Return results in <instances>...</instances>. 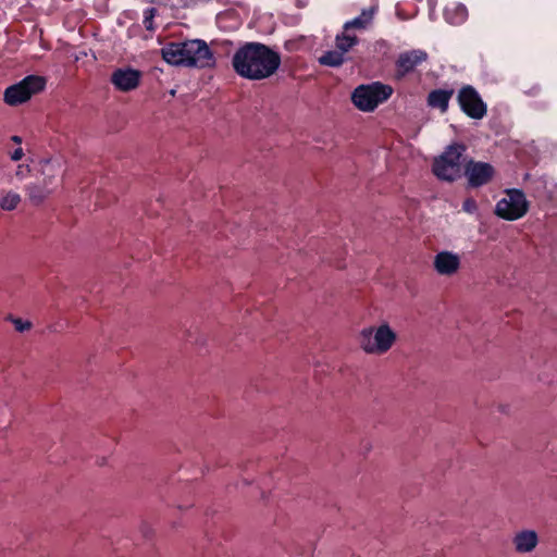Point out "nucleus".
<instances>
[{"label": "nucleus", "instance_id": "12", "mask_svg": "<svg viewBox=\"0 0 557 557\" xmlns=\"http://www.w3.org/2000/svg\"><path fill=\"white\" fill-rule=\"evenodd\" d=\"M434 269L441 275H453L460 268V258L451 251H441L434 257Z\"/></svg>", "mask_w": 557, "mask_h": 557}, {"label": "nucleus", "instance_id": "11", "mask_svg": "<svg viewBox=\"0 0 557 557\" xmlns=\"http://www.w3.org/2000/svg\"><path fill=\"white\" fill-rule=\"evenodd\" d=\"M141 72L132 67L116 69L111 74V83L120 91H131L139 85Z\"/></svg>", "mask_w": 557, "mask_h": 557}, {"label": "nucleus", "instance_id": "17", "mask_svg": "<svg viewBox=\"0 0 557 557\" xmlns=\"http://www.w3.org/2000/svg\"><path fill=\"white\" fill-rule=\"evenodd\" d=\"M376 10L377 5L362 10L360 15L345 23L344 29L346 32H350L351 29H364L371 23Z\"/></svg>", "mask_w": 557, "mask_h": 557}, {"label": "nucleus", "instance_id": "10", "mask_svg": "<svg viewBox=\"0 0 557 557\" xmlns=\"http://www.w3.org/2000/svg\"><path fill=\"white\" fill-rule=\"evenodd\" d=\"M465 175L468 178L469 186L478 188L492 181L494 168L486 162L470 160L465 165Z\"/></svg>", "mask_w": 557, "mask_h": 557}, {"label": "nucleus", "instance_id": "5", "mask_svg": "<svg viewBox=\"0 0 557 557\" xmlns=\"http://www.w3.org/2000/svg\"><path fill=\"white\" fill-rule=\"evenodd\" d=\"M395 341L396 334L388 324H382L377 329H364L360 333V345L369 354H384L391 349Z\"/></svg>", "mask_w": 557, "mask_h": 557}, {"label": "nucleus", "instance_id": "22", "mask_svg": "<svg viewBox=\"0 0 557 557\" xmlns=\"http://www.w3.org/2000/svg\"><path fill=\"white\" fill-rule=\"evenodd\" d=\"M463 211L468 213H473L478 209L476 201L473 198H467L465 199L462 203Z\"/></svg>", "mask_w": 557, "mask_h": 557}, {"label": "nucleus", "instance_id": "4", "mask_svg": "<svg viewBox=\"0 0 557 557\" xmlns=\"http://www.w3.org/2000/svg\"><path fill=\"white\" fill-rule=\"evenodd\" d=\"M46 87V78L39 75H28L21 82L5 88L3 100L11 107H16L28 101L34 95L39 94Z\"/></svg>", "mask_w": 557, "mask_h": 557}, {"label": "nucleus", "instance_id": "8", "mask_svg": "<svg viewBox=\"0 0 557 557\" xmlns=\"http://www.w3.org/2000/svg\"><path fill=\"white\" fill-rule=\"evenodd\" d=\"M428 52L422 49H412L400 52L395 60V78L397 81H403L405 77L412 74L418 66L428 60Z\"/></svg>", "mask_w": 557, "mask_h": 557}, {"label": "nucleus", "instance_id": "18", "mask_svg": "<svg viewBox=\"0 0 557 557\" xmlns=\"http://www.w3.org/2000/svg\"><path fill=\"white\" fill-rule=\"evenodd\" d=\"M26 195L29 199V201L34 206H39L45 201V199L48 197L50 191L47 189V187L40 183H30L25 186Z\"/></svg>", "mask_w": 557, "mask_h": 557}, {"label": "nucleus", "instance_id": "9", "mask_svg": "<svg viewBox=\"0 0 557 557\" xmlns=\"http://www.w3.org/2000/svg\"><path fill=\"white\" fill-rule=\"evenodd\" d=\"M187 58L190 59L189 66L207 67L214 63L213 53L205 40H185Z\"/></svg>", "mask_w": 557, "mask_h": 557}, {"label": "nucleus", "instance_id": "15", "mask_svg": "<svg viewBox=\"0 0 557 557\" xmlns=\"http://www.w3.org/2000/svg\"><path fill=\"white\" fill-rule=\"evenodd\" d=\"M454 89H433L429 92L426 103L430 108L438 109L442 113L447 112Z\"/></svg>", "mask_w": 557, "mask_h": 557}, {"label": "nucleus", "instance_id": "3", "mask_svg": "<svg viewBox=\"0 0 557 557\" xmlns=\"http://www.w3.org/2000/svg\"><path fill=\"white\" fill-rule=\"evenodd\" d=\"M465 151L462 145H450L438 158L434 160L432 171L434 175L447 182H454L461 176V157Z\"/></svg>", "mask_w": 557, "mask_h": 557}, {"label": "nucleus", "instance_id": "16", "mask_svg": "<svg viewBox=\"0 0 557 557\" xmlns=\"http://www.w3.org/2000/svg\"><path fill=\"white\" fill-rule=\"evenodd\" d=\"M444 18L451 25H461L468 18V9L459 2H451L444 9Z\"/></svg>", "mask_w": 557, "mask_h": 557}, {"label": "nucleus", "instance_id": "7", "mask_svg": "<svg viewBox=\"0 0 557 557\" xmlns=\"http://www.w3.org/2000/svg\"><path fill=\"white\" fill-rule=\"evenodd\" d=\"M457 101L461 111L471 119L481 120L486 115L487 107L471 85H466L459 89Z\"/></svg>", "mask_w": 557, "mask_h": 557}, {"label": "nucleus", "instance_id": "24", "mask_svg": "<svg viewBox=\"0 0 557 557\" xmlns=\"http://www.w3.org/2000/svg\"><path fill=\"white\" fill-rule=\"evenodd\" d=\"M24 156V151L21 147L16 148L12 153H11V159L13 161H20Z\"/></svg>", "mask_w": 557, "mask_h": 557}, {"label": "nucleus", "instance_id": "20", "mask_svg": "<svg viewBox=\"0 0 557 557\" xmlns=\"http://www.w3.org/2000/svg\"><path fill=\"white\" fill-rule=\"evenodd\" d=\"M358 37L356 35L350 34V32L343 30L342 34H338L335 38V47L341 52L346 54L354 46L358 44Z\"/></svg>", "mask_w": 557, "mask_h": 557}, {"label": "nucleus", "instance_id": "6", "mask_svg": "<svg viewBox=\"0 0 557 557\" xmlns=\"http://www.w3.org/2000/svg\"><path fill=\"white\" fill-rule=\"evenodd\" d=\"M529 210V202L520 189H509L506 197L500 199L495 207V214L507 221L522 218Z\"/></svg>", "mask_w": 557, "mask_h": 557}, {"label": "nucleus", "instance_id": "1", "mask_svg": "<svg viewBox=\"0 0 557 557\" xmlns=\"http://www.w3.org/2000/svg\"><path fill=\"white\" fill-rule=\"evenodd\" d=\"M232 64L239 76L260 81L276 72L281 57L263 44L246 42L234 53Z\"/></svg>", "mask_w": 557, "mask_h": 557}, {"label": "nucleus", "instance_id": "26", "mask_svg": "<svg viewBox=\"0 0 557 557\" xmlns=\"http://www.w3.org/2000/svg\"><path fill=\"white\" fill-rule=\"evenodd\" d=\"M12 141L16 143V144H21L22 143V138L17 135H14L11 137Z\"/></svg>", "mask_w": 557, "mask_h": 557}, {"label": "nucleus", "instance_id": "23", "mask_svg": "<svg viewBox=\"0 0 557 557\" xmlns=\"http://www.w3.org/2000/svg\"><path fill=\"white\" fill-rule=\"evenodd\" d=\"M13 324L16 331L24 332L26 330H29L32 324L28 321H23L22 319H14Z\"/></svg>", "mask_w": 557, "mask_h": 557}, {"label": "nucleus", "instance_id": "21", "mask_svg": "<svg viewBox=\"0 0 557 557\" xmlns=\"http://www.w3.org/2000/svg\"><path fill=\"white\" fill-rule=\"evenodd\" d=\"M21 201V196L17 193L9 191L0 198V207L3 210H14Z\"/></svg>", "mask_w": 557, "mask_h": 557}, {"label": "nucleus", "instance_id": "13", "mask_svg": "<svg viewBox=\"0 0 557 557\" xmlns=\"http://www.w3.org/2000/svg\"><path fill=\"white\" fill-rule=\"evenodd\" d=\"M186 51L185 41L170 42L162 48V58L172 65L189 66L190 59Z\"/></svg>", "mask_w": 557, "mask_h": 557}, {"label": "nucleus", "instance_id": "25", "mask_svg": "<svg viewBox=\"0 0 557 557\" xmlns=\"http://www.w3.org/2000/svg\"><path fill=\"white\" fill-rule=\"evenodd\" d=\"M431 10L436 7L437 0H426Z\"/></svg>", "mask_w": 557, "mask_h": 557}, {"label": "nucleus", "instance_id": "14", "mask_svg": "<svg viewBox=\"0 0 557 557\" xmlns=\"http://www.w3.org/2000/svg\"><path fill=\"white\" fill-rule=\"evenodd\" d=\"M512 544L519 554L531 553L539 544V535L533 530H521L515 534Z\"/></svg>", "mask_w": 557, "mask_h": 557}, {"label": "nucleus", "instance_id": "19", "mask_svg": "<svg viewBox=\"0 0 557 557\" xmlns=\"http://www.w3.org/2000/svg\"><path fill=\"white\" fill-rule=\"evenodd\" d=\"M345 61V54L338 49L325 51L321 57H319V63L330 67H338Z\"/></svg>", "mask_w": 557, "mask_h": 557}, {"label": "nucleus", "instance_id": "2", "mask_svg": "<svg viewBox=\"0 0 557 557\" xmlns=\"http://www.w3.org/2000/svg\"><path fill=\"white\" fill-rule=\"evenodd\" d=\"M393 94L388 85L375 82L358 86L351 95L352 103L363 112H372L380 103L386 101Z\"/></svg>", "mask_w": 557, "mask_h": 557}]
</instances>
